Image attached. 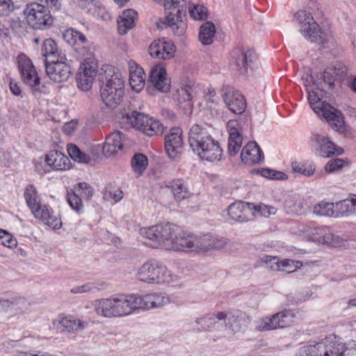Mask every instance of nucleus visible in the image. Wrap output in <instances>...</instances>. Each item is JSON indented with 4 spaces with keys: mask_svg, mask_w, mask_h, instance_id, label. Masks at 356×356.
Wrapping results in <instances>:
<instances>
[{
    "mask_svg": "<svg viewBox=\"0 0 356 356\" xmlns=\"http://www.w3.org/2000/svg\"><path fill=\"white\" fill-rule=\"evenodd\" d=\"M102 70L101 98L108 108H115L120 104L124 94V77L112 65H104Z\"/></svg>",
    "mask_w": 356,
    "mask_h": 356,
    "instance_id": "f257e3e1",
    "label": "nucleus"
},
{
    "mask_svg": "<svg viewBox=\"0 0 356 356\" xmlns=\"http://www.w3.org/2000/svg\"><path fill=\"white\" fill-rule=\"evenodd\" d=\"M190 147L200 158L209 161H219L222 149L208 131L199 124H193L188 132Z\"/></svg>",
    "mask_w": 356,
    "mask_h": 356,
    "instance_id": "f03ea898",
    "label": "nucleus"
},
{
    "mask_svg": "<svg viewBox=\"0 0 356 356\" xmlns=\"http://www.w3.org/2000/svg\"><path fill=\"white\" fill-rule=\"evenodd\" d=\"M294 356H356V347L348 348L340 338L330 335L300 347Z\"/></svg>",
    "mask_w": 356,
    "mask_h": 356,
    "instance_id": "7ed1b4c3",
    "label": "nucleus"
},
{
    "mask_svg": "<svg viewBox=\"0 0 356 356\" xmlns=\"http://www.w3.org/2000/svg\"><path fill=\"white\" fill-rule=\"evenodd\" d=\"M97 315L104 318H121L136 312L133 294H120L94 301Z\"/></svg>",
    "mask_w": 356,
    "mask_h": 356,
    "instance_id": "20e7f679",
    "label": "nucleus"
},
{
    "mask_svg": "<svg viewBox=\"0 0 356 356\" xmlns=\"http://www.w3.org/2000/svg\"><path fill=\"white\" fill-rule=\"evenodd\" d=\"M180 231V228L172 223L159 224L149 228L143 227L140 234L151 241L154 247H163L166 250L170 249L175 237Z\"/></svg>",
    "mask_w": 356,
    "mask_h": 356,
    "instance_id": "39448f33",
    "label": "nucleus"
},
{
    "mask_svg": "<svg viewBox=\"0 0 356 356\" xmlns=\"http://www.w3.org/2000/svg\"><path fill=\"white\" fill-rule=\"evenodd\" d=\"M165 10H175L165 18V24L169 26L175 35H183L186 30V23L184 18L186 15V0H163L161 2Z\"/></svg>",
    "mask_w": 356,
    "mask_h": 356,
    "instance_id": "423d86ee",
    "label": "nucleus"
},
{
    "mask_svg": "<svg viewBox=\"0 0 356 356\" xmlns=\"http://www.w3.org/2000/svg\"><path fill=\"white\" fill-rule=\"evenodd\" d=\"M174 277L169 270L154 261L144 263L136 273L138 280L148 284L170 282L175 280Z\"/></svg>",
    "mask_w": 356,
    "mask_h": 356,
    "instance_id": "0eeeda50",
    "label": "nucleus"
},
{
    "mask_svg": "<svg viewBox=\"0 0 356 356\" xmlns=\"http://www.w3.org/2000/svg\"><path fill=\"white\" fill-rule=\"evenodd\" d=\"M297 234L304 240L334 246L339 243L340 238L334 234L326 226L314 227L311 225H300Z\"/></svg>",
    "mask_w": 356,
    "mask_h": 356,
    "instance_id": "6e6552de",
    "label": "nucleus"
},
{
    "mask_svg": "<svg viewBox=\"0 0 356 356\" xmlns=\"http://www.w3.org/2000/svg\"><path fill=\"white\" fill-rule=\"evenodd\" d=\"M27 24L35 29H43L52 23V17L49 9L41 3H28L23 10Z\"/></svg>",
    "mask_w": 356,
    "mask_h": 356,
    "instance_id": "1a4fd4ad",
    "label": "nucleus"
},
{
    "mask_svg": "<svg viewBox=\"0 0 356 356\" xmlns=\"http://www.w3.org/2000/svg\"><path fill=\"white\" fill-rule=\"evenodd\" d=\"M128 122L136 129L149 136H158L163 132L164 127L159 120L138 111H133L127 116Z\"/></svg>",
    "mask_w": 356,
    "mask_h": 356,
    "instance_id": "9d476101",
    "label": "nucleus"
},
{
    "mask_svg": "<svg viewBox=\"0 0 356 356\" xmlns=\"http://www.w3.org/2000/svg\"><path fill=\"white\" fill-rule=\"evenodd\" d=\"M17 63L23 82L36 95L40 91V79L32 61L25 54H21L17 57Z\"/></svg>",
    "mask_w": 356,
    "mask_h": 356,
    "instance_id": "9b49d317",
    "label": "nucleus"
},
{
    "mask_svg": "<svg viewBox=\"0 0 356 356\" xmlns=\"http://www.w3.org/2000/svg\"><path fill=\"white\" fill-rule=\"evenodd\" d=\"M216 319L225 321L227 325H228L234 332H238L241 329L242 325L250 322L249 316L245 313L239 310L229 312H218L217 314L213 315L212 316L204 317L197 319L196 322L197 323H207L209 321H213L216 323Z\"/></svg>",
    "mask_w": 356,
    "mask_h": 356,
    "instance_id": "f8f14e48",
    "label": "nucleus"
},
{
    "mask_svg": "<svg viewBox=\"0 0 356 356\" xmlns=\"http://www.w3.org/2000/svg\"><path fill=\"white\" fill-rule=\"evenodd\" d=\"M247 128L248 124L242 120L228 121L227 124L229 133L227 150L230 156H235L240 151L243 143V136Z\"/></svg>",
    "mask_w": 356,
    "mask_h": 356,
    "instance_id": "ddd939ff",
    "label": "nucleus"
},
{
    "mask_svg": "<svg viewBox=\"0 0 356 356\" xmlns=\"http://www.w3.org/2000/svg\"><path fill=\"white\" fill-rule=\"evenodd\" d=\"M310 145L316 155L323 158L341 155L343 152V149L334 145L327 136L318 133L313 134L311 136Z\"/></svg>",
    "mask_w": 356,
    "mask_h": 356,
    "instance_id": "4468645a",
    "label": "nucleus"
},
{
    "mask_svg": "<svg viewBox=\"0 0 356 356\" xmlns=\"http://www.w3.org/2000/svg\"><path fill=\"white\" fill-rule=\"evenodd\" d=\"M136 312L140 309H159L170 303L169 296L163 293H152L145 295L133 294Z\"/></svg>",
    "mask_w": 356,
    "mask_h": 356,
    "instance_id": "2eb2a0df",
    "label": "nucleus"
},
{
    "mask_svg": "<svg viewBox=\"0 0 356 356\" xmlns=\"http://www.w3.org/2000/svg\"><path fill=\"white\" fill-rule=\"evenodd\" d=\"M66 60L63 55H58L56 59L44 60L46 73L51 80L60 83L68 79L71 71Z\"/></svg>",
    "mask_w": 356,
    "mask_h": 356,
    "instance_id": "dca6fc26",
    "label": "nucleus"
},
{
    "mask_svg": "<svg viewBox=\"0 0 356 356\" xmlns=\"http://www.w3.org/2000/svg\"><path fill=\"white\" fill-rule=\"evenodd\" d=\"M294 17L299 24L301 34L312 42L317 41L318 38L321 37V30L312 14L301 10H298Z\"/></svg>",
    "mask_w": 356,
    "mask_h": 356,
    "instance_id": "f3484780",
    "label": "nucleus"
},
{
    "mask_svg": "<svg viewBox=\"0 0 356 356\" xmlns=\"http://www.w3.org/2000/svg\"><path fill=\"white\" fill-rule=\"evenodd\" d=\"M97 61L81 62L76 77L77 86L83 91L89 90L97 74Z\"/></svg>",
    "mask_w": 356,
    "mask_h": 356,
    "instance_id": "a211bd4d",
    "label": "nucleus"
},
{
    "mask_svg": "<svg viewBox=\"0 0 356 356\" xmlns=\"http://www.w3.org/2000/svg\"><path fill=\"white\" fill-rule=\"evenodd\" d=\"M221 97L227 108L234 114H241L246 108V102L243 95L231 87H224Z\"/></svg>",
    "mask_w": 356,
    "mask_h": 356,
    "instance_id": "6ab92c4d",
    "label": "nucleus"
},
{
    "mask_svg": "<svg viewBox=\"0 0 356 356\" xmlns=\"http://www.w3.org/2000/svg\"><path fill=\"white\" fill-rule=\"evenodd\" d=\"M75 191L67 193V200L70 207L76 213H80L83 211V204L79 194L83 198L89 200L93 195V189L91 186L86 182H80L74 188Z\"/></svg>",
    "mask_w": 356,
    "mask_h": 356,
    "instance_id": "aec40b11",
    "label": "nucleus"
},
{
    "mask_svg": "<svg viewBox=\"0 0 356 356\" xmlns=\"http://www.w3.org/2000/svg\"><path fill=\"white\" fill-rule=\"evenodd\" d=\"M182 131L179 127L172 128L165 137V149L168 156L176 159L184 149Z\"/></svg>",
    "mask_w": 356,
    "mask_h": 356,
    "instance_id": "412c9836",
    "label": "nucleus"
},
{
    "mask_svg": "<svg viewBox=\"0 0 356 356\" xmlns=\"http://www.w3.org/2000/svg\"><path fill=\"white\" fill-rule=\"evenodd\" d=\"M252 208V203L238 201L229 206L227 213L231 219L239 222H245L252 219L255 215Z\"/></svg>",
    "mask_w": 356,
    "mask_h": 356,
    "instance_id": "4be33fe9",
    "label": "nucleus"
},
{
    "mask_svg": "<svg viewBox=\"0 0 356 356\" xmlns=\"http://www.w3.org/2000/svg\"><path fill=\"white\" fill-rule=\"evenodd\" d=\"M32 213L36 219L54 229H58L62 226L59 215L46 204H42Z\"/></svg>",
    "mask_w": 356,
    "mask_h": 356,
    "instance_id": "5701e85b",
    "label": "nucleus"
},
{
    "mask_svg": "<svg viewBox=\"0 0 356 356\" xmlns=\"http://www.w3.org/2000/svg\"><path fill=\"white\" fill-rule=\"evenodd\" d=\"M176 48L173 43L164 40H154L149 47V55L159 60H168L172 58L175 53Z\"/></svg>",
    "mask_w": 356,
    "mask_h": 356,
    "instance_id": "b1692460",
    "label": "nucleus"
},
{
    "mask_svg": "<svg viewBox=\"0 0 356 356\" xmlns=\"http://www.w3.org/2000/svg\"><path fill=\"white\" fill-rule=\"evenodd\" d=\"M225 243L226 242L224 239L209 234L199 237L195 236L194 252L201 253L221 249L225 246Z\"/></svg>",
    "mask_w": 356,
    "mask_h": 356,
    "instance_id": "393cba45",
    "label": "nucleus"
},
{
    "mask_svg": "<svg viewBox=\"0 0 356 356\" xmlns=\"http://www.w3.org/2000/svg\"><path fill=\"white\" fill-rule=\"evenodd\" d=\"M148 83L161 92H166L170 90V85L166 77L165 69L160 65L154 66L150 70Z\"/></svg>",
    "mask_w": 356,
    "mask_h": 356,
    "instance_id": "a878e982",
    "label": "nucleus"
},
{
    "mask_svg": "<svg viewBox=\"0 0 356 356\" xmlns=\"http://www.w3.org/2000/svg\"><path fill=\"white\" fill-rule=\"evenodd\" d=\"M45 163L56 171H65L70 168L71 161L70 159L61 152L51 150L45 156Z\"/></svg>",
    "mask_w": 356,
    "mask_h": 356,
    "instance_id": "bb28decb",
    "label": "nucleus"
},
{
    "mask_svg": "<svg viewBox=\"0 0 356 356\" xmlns=\"http://www.w3.org/2000/svg\"><path fill=\"white\" fill-rule=\"evenodd\" d=\"M319 116H322L332 127L336 128L338 131L343 132L345 130L344 120L342 113L334 107L327 104L322 110H321Z\"/></svg>",
    "mask_w": 356,
    "mask_h": 356,
    "instance_id": "cd10ccee",
    "label": "nucleus"
},
{
    "mask_svg": "<svg viewBox=\"0 0 356 356\" xmlns=\"http://www.w3.org/2000/svg\"><path fill=\"white\" fill-rule=\"evenodd\" d=\"M241 158L245 164L252 165L261 161L264 159V155L255 142H249L243 148Z\"/></svg>",
    "mask_w": 356,
    "mask_h": 356,
    "instance_id": "c85d7f7f",
    "label": "nucleus"
},
{
    "mask_svg": "<svg viewBox=\"0 0 356 356\" xmlns=\"http://www.w3.org/2000/svg\"><path fill=\"white\" fill-rule=\"evenodd\" d=\"M122 147V134L120 131H115L106 137L102 152L106 156H111L121 151Z\"/></svg>",
    "mask_w": 356,
    "mask_h": 356,
    "instance_id": "c756f323",
    "label": "nucleus"
},
{
    "mask_svg": "<svg viewBox=\"0 0 356 356\" xmlns=\"http://www.w3.org/2000/svg\"><path fill=\"white\" fill-rule=\"evenodd\" d=\"M129 84L131 88L138 92L143 90L145 83V75L142 67L134 62H130Z\"/></svg>",
    "mask_w": 356,
    "mask_h": 356,
    "instance_id": "7c9ffc66",
    "label": "nucleus"
},
{
    "mask_svg": "<svg viewBox=\"0 0 356 356\" xmlns=\"http://www.w3.org/2000/svg\"><path fill=\"white\" fill-rule=\"evenodd\" d=\"M195 236H186L181 229L177 233L175 237L173 243L170 250L194 252Z\"/></svg>",
    "mask_w": 356,
    "mask_h": 356,
    "instance_id": "2f4dec72",
    "label": "nucleus"
},
{
    "mask_svg": "<svg viewBox=\"0 0 356 356\" xmlns=\"http://www.w3.org/2000/svg\"><path fill=\"white\" fill-rule=\"evenodd\" d=\"M256 59L257 56L253 51H238L234 58L232 65L234 69L240 74H245L248 65Z\"/></svg>",
    "mask_w": 356,
    "mask_h": 356,
    "instance_id": "473e14b6",
    "label": "nucleus"
},
{
    "mask_svg": "<svg viewBox=\"0 0 356 356\" xmlns=\"http://www.w3.org/2000/svg\"><path fill=\"white\" fill-rule=\"evenodd\" d=\"M78 6L93 16L99 17L106 20L109 15L105 12V8L96 0H79Z\"/></svg>",
    "mask_w": 356,
    "mask_h": 356,
    "instance_id": "72a5a7b5",
    "label": "nucleus"
},
{
    "mask_svg": "<svg viewBox=\"0 0 356 356\" xmlns=\"http://www.w3.org/2000/svg\"><path fill=\"white\" fill-rule=\"evenodd\" d=\"M58 328L62 331L67 332H74L78 330L84 329L87 323L81 321L72 316H60L58 319Z\"/></svg>",
    "mask_w": 356,
    "mask_h": 356,
    "instance_id": "f704fd0d",
    "label": "nucleus"
},
{
    "mask_svg": "<svg viewBox=\"0 0 356 356\" xmlns=\"http://www.w3.org/2000/svg\"><path fill=\"white\" fill-rule=\"evenodd\" d=\"M198 90L199 88L191 82L181 83L177 90L176 98L179 103L188 102L191 106V102L197 95Z\"/></svg>",
    "mask_w": 356,
    "mask_h": 356,
    "instance_id": "c9c22d12",
    "label": "nucleus"
},
{
    "mask_svg": "<svg viewBox=\"0 0 356 356\" xmlns=\"http://www.w3.org/2000/svg\"><path fill=\"white\" fill-rule=\"evenodd\" d=\"M166 187L170 190L177 201H181L191 196V192L183 179H174L168 182Z\"/></svg>",
    "mask_w": 356,
    "mask_h": 356,
    "instance_id": "e433bc0d",
    "label": "nucleus"
},
{
    "mask_svg": "<svg viewBox=\"0 0 356 356\" xmlns=\"http://www.w3.org/2000/svg\"><path fill=\"white\" fill-rule=\"evenodd\" d=\"M334 204L335 218L348 216L352 213H356V200L354 195L350 198H347Z\"/></svg>",
    "mask_w": 356,
    "mask_h": 356,
    "instance_id": "4c0bfd02",
    "label": "nucleus"
},
{
    "mask_svg": "<svg viewBox=\"0 0 356 356\" xmlns=\"http://www.w3.org/2000/svg\"><path fill=\"white\" fill-rule=\"evenodd\" d=\"M138 13L132 9L124 10L118 20L119 33L124 35L135 25Z\"/></svg>",
    "mask_w": 356,
    "mask_h": 356,
    "instance_id": "58836bf2",
    "label": "nucleus"
},
{
    "mask_svg": "<svg viewBox=\"0 0 356 356\" xmlns=\"http://www.w3.org/2000/svg\"><path fill=\"white\" fill-rule=\"evenodd\" d=\"M24 195L26 203L31 209V213L42 205L40 198L34 186L28 185L26 187Z\"/></svg>",
    "mask_w": 356,
    "mask_h": 356,
    "instance_id": "ea45409f",
    "label": "nucleus"
},
{
    "mask_svg": "<svg viewBox=\"0 0 356 356\" xmlns=\"http://www.w3.org/2000/svg\"><path fill=\"white\" fill-rule=\"evenodd\" d=\"M148 160L145 155L138 153L136 154L131 160V166L133 172L136 177H140L147 169Z\"/></svg>",
    "mask_w": 356,
    "mask_h": 356,
    "instance_id": "a19ab883",
    "label": "nucleus"
},
{
    "mask_svg": "<svg viewBox=\"0 0 356 356\" xmlns=\"http://www.w3.org/2000/svg\"><path fill=\"white\" fill-rule=\"evenodd\" d=\"M216 33V27L210 22H207L200 27L199 39L204 45L211 44L213 41V37Z\"/></svg>",
    "mask_w": 356,
    "mask_h": 356,
    "instance_id": "79ce46f5",
    "label": "nucleus"
},
{
    "mask_svg": "<svg viewBox=\"0 0 356 356\" xmlns=\"http://www.w3.org/2000/svg\"><path fill=\"white\" fill-rule=\"evenodd\" d=\"M74 49L75 51L79 54L80 57L83 59V62L92 60L97 61L94 54L95 47L87 39L85 44L81 43V44L75 47Z\"/></svg>",
    "mask_w": 356,
    "mask_h": 356,
    "instance_id": "37998d69",
    "label": "nucleus"
},
{
    "mask_svg": "<svg viewBox=\"0 0 356 356\" xmlns=\"http://www.w3.org/2000/svg\"><path fill=\"white\" fill-rule=\"evenodd\" d=\"M275 319L277 329L284 328L293 323L294 313L291 310H283L271 316Z\"/></svg>",
    "mask_w": 356,
    "mask_h": 356,
    "instance_id": "c03bdc74",
    "label": "nucleus"
},
{
    "mask_svg": "<svg viewBox=\"0 0 356 356\" xmlns=\"http://www.w3.org/2000/svg\"><path fill=\"white\" fill-rule=\"evenodd\" d=\"M291 168L293 172L307 177L312 176L316 171V165L311 161L293 162L291 164Z\"/></svg>",
    "mask_w": 356,
    "mask_h": 356,
    "instance_id": "a18cd8bd",
    "label": "nucleus"
},
{
    "mask_svg": "<svg viewBox=\"0 0 356 356\" xmlns=\"http://www.w3.org/2000/svg\"><path fill=\"white\" fill-rule=\"evenodd\" d=\"M63 38L68 44L75 47L81 44V43L85 44L86 42V35L74 29H70L65 31Z\"/></svg>",
    "mask_w": 356,
    "mask_h": 356,
    "instance_id": "49530a36",
    "label": "nucleus"
},
{
    "mask_svg": "<svg viewBox=\"0 0 356 356\" xmlns=\"http://www.w3.org/2000/svg\"><path fill=\"white\" fill-rule=\"evenodd\" d=\"M42 56L45 57V60L56 59L58 55H62L58 52V47L56 42L51 39H46L43 42L42 48Z\"/></svg>",
    "mask_w": 356,
    "mask_h": 356,
    "instance_id": "de8ad7c7",
    "label": "nucleus"
},
{
    "mask_svg": "<svg viewBox=\"0 0 356 356\" xmlns=\"http://www.w3.org/2000/svg\"><path fill=\"white\" fill-rule=\"evenodd\" d=\"M321 91L312 90L308 91V101L313 111L318 115H320L321 110L327 104L321 101Z\"/></svg>",
    "mask_w": 356,
    "mask_h": 356,
    "instance_id": "09e8293b",
    "label": "nucleus"
},
{
    "mask_svg": "<svg viewBox=\"0 0 356 356\" xmlns=\"http://www.w3.org/2000/svg\"><path fill=\"white\" fill-rule=\"evenodd\" d=\"M313 211L318 216L335 218L334 204L327 202H320L314 207Z\"/></svg>",
    "mask_w": 356,
    "mask_h": 356,
    "instance_id": "8fccbe9b",
    "label": "nucleus"
},
{
    "mask_svg": "<svg viewBox=\"0 0 356 356\" xmlns=\"http://www.w3.org/2000/svg\"><path fill=\"white\" fill-rule=\"evenodd\" d=\"M106 284L104 282H88L81 286H77L71 289L72 293H83L94 292L96 290H103L106 288Z\"/></svg>",
    "mask_w": 356,
    "mask_h": 356,
    "instance_id": "3c124183",
    "label": "nucleus"
},
{
    "mask_svg": "<svg viewBox=\"0 0 356 356\" xmlns=\"http://www.w3.org/2000/svg\"><path fill=\"white\" fill-rule=\"evenodd\" d=\"M67 152L70 156L74 161L87 163L90 161V156L86 154L85 152H82L74 144H70L67 145Z\"/></svg>",
    "mask_w": 356,
    "mask_h": 356,
    "instance_id": "603ef678",
    "label": "nucleus"
},
{
    "mask_svg": "<svg viewBox=\"0 0 356 356\" xmlns=\"http://www.w3.org/2000/svg\"><path fill=\"white\" fill-rule=\"evenodd\" d=\"M275 319L271 316L259 318L255 322V329L259 332L277 330Z\"/></svg>",
    "mask_w": 356,
    "mask_h": 356,
    "instance_id": "864d4df0",
    "label": "nucleus"
},
{
    "mask_svg": "<svg viewBox=\"0 0 356 356\" xmlns=\"http://www.w3.org/2000/svg\"><path fill=\"white\" fill-rule=\"evenodd\" d=\"M18 9V5H17L13 0H0L1 17H7Z\"/></svg>",
    "mask_w": 356,
    "mask_h": 356,
    "instance_id": "5fc2aeb1",
    "label": "nucleus"
},
{
    "mask_svg": "<svg viewBox=\"0 0 356 356\" xmlns=\"http://www.w3.org/2000/svg\"><path fill=\"white\" fill-rule=\"evenodd\" d=\"M252 211L257 212L261 216L268 218L271 215H275L277 212V209L273 206L260 203L259 204H252Z\"/></svg>",
    "mask_w": 356,
    "mask_h": 356,
    "instance_id": "6e6d98bb",
    "label": "nucleus"
},
{
    "mask_svg": "<svg viewBox=\"0 0 356 356\" xmlns=\"http://www.w3.org/2000/svg\"><path fill=\"white\" fill-rule=\"evenodd\" d=\"M260 260L261 262L264 263L270 270L280 271L282 260L278 257L264 254L261 257Z\"/></svg>",
    "mask_w": 356,
    "mask_h": 356,
    "instance_id": "4d7b16f0",
    "label": "nucleus"
},
{
    "mask_svg": "<svg viewBox=\"0 0 356 356\" xmlns=\"http://www.w3.org/2000/svg\"><path fill=\"white\" fill-rule=\"evenodd\" d=\"M188 12L191 17L195 20H202L207 17V8L202 5L189 6Z\"/></svg>",
    "mask_w": 356,
    "mask_h": 356,
    "instance_id": "13d9d810",
    "label": "nucleus"
},
{
    "mask_svg": "<svg viewBox=\"0 0 356 356\" xmlns=\"http://www.w3.org/2000/svg\"><path fill=\"white\" fill-rule=\"evenodd\" d=\"M260 174L262 177L270 179L285 180L287 179V176L285 173L268 168L261 169L260 170Z\"/></svg>",
    "mask_w": 356,
    "mask_h": 356,
    "instance_id": "bf43d9fd",
    "label": "nucleus"
},
{
    "mask_svg": "<svg viewBox=\"0 0 356 356\" xmlns=\"http://www.w3.org/2000/svg\"><path fill=\"white\" fill-rule=\"evenodd\" d=\"M301 263L298 261H293L291 259H283L281 261L280 270V271L285 272L286 273H291L300 268Z\"/></svg>",
    "mask_w": 356,
    "mask_h": 356,
    "instance_id": "052dcab7",
    "label": "nucleus"
},
{
    "mask_svg": "<svg viewBox=\"0 0 356 356\" xmlns=\"http://www.w3.org/2000/svg\"><path fill=\"white\" fill-rule=\"evenodd\" d=\"M0 241L3 245L9 248L16 247L17 241L13 236L3 229H0Z\"/></svg>",
    "mask_w": 356,
    "mask_h": 356,
    "instance_id": "680f3d73",
    "label": "nucleus"
},
{
    "mask_svg": "<svg viewBox=\"0 0 356 356\" xmlns=\"http://www.w3.org/2000/svg\"><path fill=\"white\" fill-rule=\"evenodd\" d=\"M344 163V161L341 159H332L326 163L324 169L327 172L332 173L340 170Z\"/></svg>",
    "mask_w": 356,
    "mask_h": 356,
    "instance_id": "e2e57ef3",
    "label": "nucleus"
},
{
    "mask_svg": "<svg viewBox=\"0 0 356 356\" xmlns=\"http://www.w3.org/2000/svg\"><path fill=\"white\" fill-rule=\"evenodd\" d=\"M13 161V151L10 149L0 150V163L5 166L9 165Z\"/></svg>",
    "mask_w": 356,
    "mask_h": 356,
    "instance_id": "0e129e2a",
    "label": "nucleus"
},
{
    "mask_svg": "<svg viewBox=\"0 0 356 356\" xmlns=\"http://www.w3.org/2000/svg\"><path fill=\"white\" fill-rule=\"evenodd\" d=\"M218 102L216 97V91L213 88H207V91L204 93V102L201 104H213Z\"/></svg>",
    "mask_w": 356,
    "mask_h": 356,
    "instance_id": "69168bd1",
    "label": "nucleus"
},
{
    "mask_svg": "<svg viewBox=\"0 0 356 356\" xmlns=\"http://www.w3.org/2000/svg\"><path fill=\"white\" fill-rule=\"evenodd\" d=\"M12 308L18 309L22 312H25L28 309L29 303L24 298H19L10 303Z\"/></svg>",
    "mask_w": 356,
    "mask_h": 356,
    "instance_id": "338daca9",
    "label": "nucleus"
},
{
    "mask_svg": "<svg viewBox=\"0 0 356 356\" xmlns=\"http://www.w3.org/2000/svg\"><path fill=\"white\" fill-rule=\"evenodd\" d=\"M204 109L210 112L211 117L217 116L219 114L218 102L203 104Z\"/></svg>",
    "mask_w": 356,
    "mask_h": 356,
    "instance_id": "774afa93",
    "label": "nucleus"
}]
</instances>
